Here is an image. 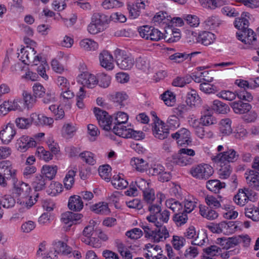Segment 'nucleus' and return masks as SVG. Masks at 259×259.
<instances>
[{
	"mask_svg": "<svg viewBox=\"0 0 259 259\" xmlns=\"http://www.w3.org/2000/svg\"><path fill=\"white\" fill-rule=\"evenodd\" d=\"M179 205H184L183 210L187 213L191 212L196 207V202L191 200L189 198L188 193L185 191H181L179 192Z\"/></svg>",
	"mask_w": 259,
	"mask_h": 259,
	"instance_id": "4468645a",
	"label": "nucleus"
},
{
	"mask_svg": "<svg viewBox=\"0 0 259 259\" xmlns=\"http://www.w3.org/2000/svg\"><path fill=\"white\" fill-rule=\"evenodd\" d=\"M96 224V222L92 220L90 221L89 224L84 227L82 232V236L80 238L82 242L83 240L92 237L94 232H96L97 229L95 228Z\"/></svg>",
	"mask_w": 259,
	"mask_h": 259,
	"instance_id": "72a5a7b5",
	"label": "nucleus"
},
{
	"mask_svg": "<svg viewBox=\"0 0 259 259\" xmlns=\"http://www.w3.org/2000/svg\"><path fill=\"white\" fill-rule=\"evenodd\" d=\"M162 196L161 194L158 202L148 206L150 214L146 219L151 224H143L141 226L144 230L145 237L156 242L163 241L169 237L168 231L163 224L168 222L169 212L167 210H161Z\"/></svg>",
	"mask_w": 259,
	"mask_h": 259,
	"instance_id": "f257e3e1",
	"label": "nucleus"
},
{
	"mask_svg": "<svg viewBox=\"0 0 259 259\" xmlns=\"http://www.w3.org/2000/svg\"><path fill=\"white\" fill-rule=\"evenodd\" d=\"M16 201L15 199L11 195H5L0 201V205L6 208L13 207Z\"/></svg>",
	"mask_w": 259,
	"mask_h": 259,
	"instance_id": "6e6d98bb",
	"label": "nucleus"
},
{
	"mask_svg": "<svg viewBox=\"0 0 259 259\" xmlns=\"http://www.w3.org/2000/svg\"><path fill=\"white\" fill-rule=\"evenodd\" d=\"M147 0H137L135 4H128L127 9L129 11L130 16L133 18H137L140 14L141 10L145 9V2Z\"/></svg>",
	"mask_w": 259,
	"mask_h": 259,
	"instance_id": "f3484780",
	"label": "nucleus"
},
{
	"mask_svg": "<svg viewBox=\"0 0 259 259\" xmlns=\"http://www.w3.org/2000/svg\"><path fill=\"white\" fill-rule=\"evenodd\" d=\"M83 217L81 213H76L70 211L66 212L62 214L61 219L65 224L71 226L73 224H76L78 221Z\"/></svg>",
	"mask_w": 259,
	"mask_h": 259,
	"instance_id": "4be33fe9",
	"label": "nucleus"
},
{
	"mask_svg": "<svg viewBox=\"0 0 259 259\" xmlns=\"http://www.w3.org/2000/svg\"><path fill=\"white\" fill-rule=\"evenodd\" d=\"M78 81L80 82L84 87L93 89L98 83L99 80L97 76L85 72L78 75Z\"/></svg>",
	"mask_w": 259,
	"mask_h": 259,
	"instance_id": "9b49d317",
	"label": "nucleus"
},
{
	"mask_svg": "<svg viewBox=\"0 0 259 259\" xmlns=\"http://www.w3.org/2000/svg\"><path fill=\"white\" fill-rule=\"evenodd\" d=\"M246 217L253 221H259V201L257 206H251L245 209Z\"/></svg>",
	"mask_w": 259,
	"mask_h": 259,
	"instance_id": "ea45409f",
	"label": "nucleus"
},
{
	"mask_svg": "<svg viewBox=\"0 0 259 259\" xmlns=\"http://www.w3.org/2000/svg\"><path fill=\"white\" fill-rule=\"evenodd\" d=\"M35 154L37 155L38 156L40 157L41 158H42L46 161L51 160L53 156V154L52 153H51L49 151L45 150L42 147H39L37 148L35 152Z\"/></svg>",
	"mask_w": 259,
	"mask_h": 259,
	"instance_id": "13d9d810",
	"label": "nucleus"
},
{
	"mask_svg": "<svg viewBox=\"0 0 259 259\" xmlns=\"http://www.w3.org/2000/svg\"><path fill=\"white\" fill-rule=\"evenodd\" d=\"M101 65L108 70H112L114 68L113 63V58L108 51H104L99 55Z\"/></svg>",
	"mask_w": 259,
	"mask_h": 259,
	"instance_id": "aec40b11",
	"label": "nucleus"
},
{
	"mask_svg": "<svg viewBox=\"0 0 259 259\" xmlns=\"http://www.w3.org/2000/svg\"><path fill=\"white\" fill-rule=\"evenodd\" d=\"M160 97L161 100L168 106H172L176 102V96L169 91H165L160 95Z\"/></svg>",
	"mask_w": 259,
	"mask_h": 259,
	"instance_id": "c03bdc74",
	"label": "nucleus"
},
{
	"mask_svg": "<svg viewBox=\"0 0 259 259\" xmlns=\"http://www.w3.org/2000/svg\"><path fill=\"white\" fill-rule=\"evenodd\" d=\"M136 66L139 69L145 70L148 67L149 62L145 56H140L136 60Z\"/></svg>",
	"mask_w": 259,
	"mask_h": 259,
	"instance_id": "e2e57ef3",
	"label": "nucleus"
},
{
	"mask_svg": "<svg viewBox=\"0 0 259 259\" xmlns=\"http://www.w3.org/2000/svg\"><path fill=\"white\" fill-rule=\"evenodd\" d=\"M230 106L235 113L240 114L248 112L252 107L249 103L243 102L241 100L231 103Z\"/></svg>",
	"mask_w": 259,
	"mask_h": 259,
	"instance_id": "412c9836",
	"label": "nucleus"
},
{
	"mask_svg": "<svg viewBox=\"0 0 259 259\" xmlns=\"http://www.w3.org/2000/svg\"><path fill=\"white\" fill-rule=\"evenodd\" d=\"M76 172V171L70 170L66 174L64 179V184L67 189L69 190L72 188L74 183V177L75 176Z\"/></svg>",
	"mask_w": 259,
	"mask_h": 259,
	"instance_id": "09e8293b",
	"label": "nucleus"
},
{
	"mask_svg": "<svg viewBox=\"0 0 259 259\" xmlns=\"http://www.w3.org/2000/svg\"><path fill=\"white\" fill-rule=\"evenodd\" d=\"M53 245L55 252L64 255H67L72 253V248L65 242L58 241L53 242Z\"/></svg>",
	"mask_w": 259,
	"mask_h": 259,
	"instance_id": "cd10ccee",
	"label": "nucleus"
},
{
	"mask_svg": "<svg viewBox=\"0 0 259 259\" xmlns=\"http://www.w3.org/2000/svg\"><path fill=\"white\" fill-rule=\"evenodd\" d=\"M128 120V115L123 112H118L114 116L113 119V123L115 124L112 128L113 132L116 135L119 136L120 132H122L121 130H124L127 127L124 126Z\"/></svg>",
	"mask_w": 259,
	"mask_h": 259,
	"instance_id": "1a4fd4ad",
	"label": "nucleus"
},
{
	"mask_svg": "<svg viewBox=\"0 0 259 259\" xmlns=\"http://www.w3.org/2000/svg\"><path fill=\"white\" fill-rule=\"evenodd\" d=\"M200 90L205 94H214L218 91V88L208 82H203L199 84Z\"/></svg>",
	"mask_w": 259,
	"mask_h": 259,
	"instance_id": "3c124183",
	"label": "nucleus"
},
{
	"mask_svg": "<svg viewBox=\"0 0 259 259\" xmlns=\"http://www.w3.org/2000/svg\"><path fill=\"white\" fill-rule=\"evenodd\" d=\"M123 5V2L118 0H104L102 3V6L105 9L120 8Z\"/></svg>",
	"mask_w": 259,
	"mask_h": 259,
	"instance_id": "5fc2aeb1",
	"label": "nucleus"
},
{
	"mask_svg": "<svg viewBox=\"0 0 259 259\" xmlns=\"http://www.w3.org/2000/svg\"><path fill=\"white\" fill-rule=\"evenodd\" d=\"M222 208L226 211V212L223 213V216L225 219L231 220L237 217L238 212L233 210L232 206L223 204Z\"/></svg>",
	"mask_w": 259,
	"mask_h": 259,
	"instance_id": "603ef678",
	"label": "nucleus"
},
{
	"mask_svg": "<svg viewBox=\"0 0 259 259\" xmlns=\"http://www.w3.org/2000/svg\"><path fill=\"white\" fill-rule=\"evenodd\" d=\"M48 181L44 176H36L32 183V186L35 191H39L46 188V185Z\"/></svg>",
	"mask_w": 259,
	"mask_h": 259,
	"instance_id": "c9c22d12",
	"label": "nucleus"
},
{
	"mask_svg": "<svg viewBox=\"0 0 259 259\" xmlns=\"http://www.w3.org/2000/svg\"><path fill=\"white\" fill-rule=\"evenodd\" d=\"M205 201L206 203L210 207L217 208L219 207H223V202L222 200L219 201L217 198L211 195H207L205 198Z\"/></svg>",
	"mask_w": 259,
	"mask_h": 259,
	"instance_id": "8fccbe9b",
	"label": "nucleus"
},
{
	"mask_svg": "<svg viewBox=\"0 0 259 259\" xmlns=\"http://www.w3.org/2000/svg\"><path fill=\"white\" fill-rule=\"evenodd\" d=\"M132 165L140 172H144L148 168V163L142 158L134 157L131 161Z\"/></svg>",
	"mask_w": 259,
	"mask_h": 259,
	"instance_id": "473e14b6",
	"label": "nucleus"
},
{
	"mask_svg": "<svg viewBox=\"0 0 259 259\" xmlns=\"http://www.w3.org/2000/svg\"><path fill=\"white\" fill-rule=\"evenodd\" d=\"M115 55L117 65L120 69L129 70L133 67L134 59L128 56L123 51L116 50Z\"/></svg>",
	"mask_w": 259,
	"mask_h": 259,
	"instance_id": "6e6552de",
	"label": "nucleus"
},
{
	"mask_svg": "<svg viewBox=\"0 0 259 259\" xmlns=\"http://www.w3.org/2000/svg\"><path fill=\"white\" fill-rule=\"evenodd\" d=\"M94 112L98 121L99 125L105 131L111 130L113 118L106 111L98 107L94 109Z\"/></svg>",
	"mask_w": 259,
	"mask_h": 259,
	"instance_id": "0eeeda50",
	"label": "nucleus"
},
{
	"mask_svg": "<svg viewBox=\"0 0 259 259\" xmlns=\"http://www.w3.org/2000/svg\"><path fill=\"white\" fill-rule=\"evenodd\" d=\"M184 90H179V92L182 95V99L185 100V104L181 105V109H179V115H181L183 113H185L189 109L190 107L195 105L196 99L198 95L195 90H190L188 86L185 88Z\"/></svg>",
	"mask_w": 259,
	"mask_h": 259,
	"instance_id": "7ed1b4c3",
	"label": "nucleus"
},
{
	"mask_svg": "<svg viewBox=\"0 0 259 259\" xmlns=\"http://www.w3.org/2000/svg\"><path fill=\"white\" fill-rule=\"evenodd\" d=\"M97 78L99 80L98 83L100 87L106 88L109 85L111 80L110 76L103 73H98Z\"/></svg>",
	"mask_w": 259,
	"mask_h": 259,
	"instance_id": "4d7b16f0",
	"label": "nucleus"
},
{
	"mask_svg": "<svg viewBox=\"0 0 259 259\" xmlns=\"http://www.w3.org/2000/svg\"><path fill=\"white\" fill-rule=\"evenodd\" d=\"M212 108L214 110L221 114H226L229 110V107L227 104L218 100L213 101Z\"/></svg>",
	"mask_w": 259,
	"mask_h": 259,
	"instance_id": "a18cd8bd",
	"label": "nucleus"
},
{
	"mask_svg": "<svg viewBox=\"0 0 259 259\" xmlns=\"http://www.w3.org/2000/svg\"><path fill=\"white\" fill-rule=\"evenodd\" d=\"M92 210L97 214H108L110 212L108 204L106 202H99L92 206Z\"/></svg>",
	"mask_w": 259,
	"mask_h": 259,
	"instance_id": "a19ab883",
	"label": "nucleus"
},
{
	"mask_svg": "<svg viewBox=\"0 0 259 259\" xmlns=\"http://www.w3.org/2000/svg\"><path fill=\"white\" fill-rule=\"evenodd\" d=\"M33 121L32 119V116L30 118H26L24 117H18L15 120V123L18 127L21 129L27 128Z\"/></svg>",
	"mask_w": 259,
	"mask_h": 259,
	"instance_id": "864d4df0",
	"label": "nucleus"
},
{
	"mask_svg": "<svg viewBox=\"0 0 259 259\" xmlns=\"http://www.w3.org/2000/svg\"><path fill=\"white\" fill-rule=\"evenodd\" d=\"M249 191L247 189H239L233 198L234 201L238 205L244 206L249 199Z\"/></svg>",
	"mask_w": 259,
	"mask_h": 259,
	"instance_id": "b1692460",
	"label": "nucleus"
},
{
	"mask_svg": "<svg viewBox=\"0 0 259 259\" xmlns=\"http://www.w3.org/2000/svg\"><path fill=\"white\" fill-rule=\"evenodd\" d=\"M32 119L37 125H51L54 122V119L51 117H48L42 114H32Z\"/></svg>",
	"mask_w": 259,
	"mask_h": 259,
	"instance_id": "c756f323",
	"label": "nucleus"
},
{
	"mask_svg": "<svg viewBox=\"0 0 259 259\" xmlns=\"http://www.w3.org/2000/svg\"><path fill=\"white\" fill-rule=\"evenodd\" d=\"M16 145L18 149L23 152L29 148L35 147L36 143L33 138L27 136H22L17 140Z\"/></svg>",
	"mask_w": 259,
	"mask_h": 259,
	"instance_id": "dca6fc26",
	"label": "nucleus"
},
{
	"mask_svg": "<svg viewBox=\"0 0 259 259\" xmlns=\"http://www.w3.org/2000/svg\"><path fill=\"white\" fill-rule=\"evenodd\" d=\"M215 35L209 31L201 32L197 37V41L204 46H208L213 42L215 40Z\"/></svg>",
	"mask_w": 259,
	"mask_h": 259,
	"instance_id": "a878e982",
	"label": "nucleus"
},
{
	"mask_svg": "<svg viewBox=\"0 0 259 259\" xmlns=\"http://www.w3.org/2000/svg\"><path fill=\"white\" fill-rule=\"evenodd\" d=\"M225 187V183H221L218 180H210L206 183V188L210 191L218 193L220 189Z\"/></svg>",
	"mask_w": 259,
	"mask_h": 259,
	"instance_id": "58836bf2",
	"label": "nucleus"
},
{
	"mask_svg": "<svg viewBox=\"0 0 259 259\" xmlns=\"http://www.w3.org/2000/svg\"><path fill=\"white\" fill-rule=\"evenodd\" d=\"M57 171V166L44 165L41 170L42 176H44L48 181H50L55 177Z\"/></svg>",
	"mask_w": 259,
	"mask_h": 259,
	"instance_id": "e433bc0d",
	"label": "nucleus"
},
{
	"mask_svg": "<svg viewBox=\"0 0 259 259\" xmlns=\"http://www.w3.org/2000/svg\"><path fill=\"white\" fill-rule=\"evenodd\" d=\"M199 213L202 217L209 220H213L218 217V213L205 206L200 205Z\"/></svg>",
	"mask_w": 259,
	"mask_h": 259,
	"instance_id": "7c9ffc66",
	"label": "nucleus"
},
{
	"mask_svg": "<svg viewBox=\"0 0 259 259\" xmlns=\"http://www.w3.org/2000/svg\"><path fill=\"white\" fill-rule=\"evenodd\" d=\"M172 110L174 114L169 116L167 122L169 124L170 127L177 128L178 127V117L177 116L178 115V108H175Z\"/></svg>",
	"mask_w": 259,
	"mask_h": 259,
	"instance_id": "680f3d73",
	"label": "nucleus"
},
{
	"mask_svg": "<svg viewBox=\"0 0 259 259\" xmlns=\"http://www.w3.org/2000/svg\"><path fill=\"white\" fill-rule=\"evenodd\" d=\"M111 167L108 165L100 166L98 171L100 177L106 181H109L111 179Z\"/></svg>",
	"mask_w": 259,
	"mask_h": 259,
	"instance_id": "49530a36",
	"label": "nucleus"
},
{
	"mask_svg": "<svg viewBox=\"0 0 259 259\" xmlns=\"http://www.w3.org/2000/svg\"><path fill=\"white\" fill-rule=\"evenodd\" d=\"M152 130L155 138L160 140L166 138L169 134V130L166 127L163 121L152 124Z\"/></svg>",
	"mask_w": 259,
	"mask_h": 259,
	"instance_id": "2eb2a0df",
	"label": "nucleus"
},
{
	"mask_svg": "<svg viewBox=\"0 0 259 259\" xmlns=\"http://www.w3.org/2000/svg\"><path fill=\"white\" fill-rule=\"evenodd\" d=\"M121 131L122 132H120L118 136L124 138H133L136 140H140L145 138V134L142 131H135L130 128H126Z\"/></svg>",
	"mask_w": 259,
	"mask_h": 259,
	"instance_id": "5701e85b",
	"label": "nucleus"
},
{
	"mask_svg": "<svg viewBox=\"0 0 259 259\" xmlns=\"http://www.w3.org/2000/svg\"><path fill=\"white\" fill-rule=\"evenodd\" d=\"M244 177L249 187L259 191V172L254 170H247L244 174Z\"/></svg>",
	"mask_w": 259,
	"mask_h": 259,
	"instance_id": "ddd939ff",
	"label": "nucleus"
},
{
	"mask_svg": "<svg viewBox=\"0 0 259 259\" xmlns=\"http://www.w3.org/2000/svg\"><path fill=\"white\" fill-rule=\"evenodd\" d=\"M147 250V253L144 254L146 259H157L159 256H162L161 248L159 246L151 243L147 244L145 248Z\"/></svg>",
	"mask_w": 259,
	"mask_h": 259,
	"instance_id": "a211bd4d",
	"label": "nucleus"
},
{
	"mask_svg": "<svg viewBox=\"0 0 259 259\" xmlns=\"http://www.w3.org/2000/svg\"><path fill=\"white\" fill-rule=\"evenodd\" d=\"M213 173V168L208 164H199L192 167L190 169L191 175L199 180H207Z\"/></svg>",
	"mask_w": 259,
	"mask_h": 259,
	"instance_id": "423d86ee",
	"label": "nucleus"
},
{
	"mask_svg": "<svg viewBox=\"0 0 259 259\" xmlns=\"http://www.w3.org/2000/svg\"><path fill=\"white\" fill-rule=\"evenodd\" d=\"M237 38L245 44H248L254 49H259V41L252 30L246 28L236 32Z\"/></svg>",
	"mask_w": 259,
	"mask_h": 259,
	"instance_id": "39448f33",
	"label": "nucleus"
},
{
	"mask_svg": "<svg viewBox=\"0 0 259 259\" xmlns=\"http://www.w3.org/2000/svg\"><path fill=\"white\" fill-rule=\"evenodd\" d=\"M217 96L225 100L233 101L237 97V94L236 92L234 93L230 91L224 90L218 93Z\"/></svg>",
	"mask_w": 259,
	"mask_h": 259,
	"instance_id": "bf43d9fd",
	"label": "nucleus"
},
{
	"mask_svg": "<svg viewBox=\"0 0 259 259\" xmlns=\"http://www.w3.org/2000/svg\"><path fill=\"white\" fill-rule=\"evenodd\" d=\"M200 120L203 126H209L217 123V119L212 115V111L208 110L204 112Z\"/></svg>",
	"mask_w": 259,
	"mask_h": 259,
	"instance_id": "2f4dec72",
	"label": "nucleus"
},
{
	"mask_svg": "<svg viewBox=\"0 0 259 259\" xmlns=\"http://www.w3.org/2000/svg\"><path fill=\"white\" fill-rule=\"evenodd\" d=\"M16 133L14 127L12 124H9L5 128L1 131L0 138L4 144H8L11 141Z\"/></svg>",
	"mask_w": 259,
	"mask_h": 259,
	"instance_id": "6ab92c4d",
	"label": "nucleus"
},
{
	"mask_svg": "<svg viewBox=\"0 0 259 259\" xmlns=\"http://www.w3.org/2000/svg\"><path fill=\"white\" fill-rule=\"evenodd\" d=\"M111 183L114 188L117 189H124L128 185L127 181L121 178L120 175L114 176L111 180Z\"/></svg>",
	"mask_w": 259,
	"mask_h": 259,
	"instance_id": "79ce46f5",
	"label": "nucleus"
},
{
	"mask_svg": "<svg viewBox=\"0 0 259 259\" xmlns=\"http://www.w3.org/2000/svg\"><path fill=\"white\" fill-rule=\"evenodd\" d=\"M127 97L128 96L125 93L119 92L116 93L111 97L112 101L117 103V105H119L120 107L124 106L123 102L126 100Z\"/></svg>",
	"mask_w": 259,
	"mask_h": 259,
	"instance_id": "052dcab7",
	"label": "nucleus"
},
{
	"mask_svg": "<svg viewBox=\"0 0 259 259\" xmlns=\"http://www.w3.org/2000/svg\"><path fill=\"white\" fill-rule=\"evenodd\" d=\"M93 154L90 152H84L79 154L80 157L87 163L90 165H94L96 160L94 158Z\"/></svg>",
	"mask_w": 259,
	"mask_h": 259,
	"instance_id": "774afa93",
	"label": "nucleus"
},
{
	"mask_svg": "<svg viewBox=\"0 0 259 259\" xmlns=\"http://www.w3.org/2000/svg\"><path fill=\"white\" fill-rule=\"evenodd\" d=\"M68 206L69 209L71 210L74 211H80L83 206V203L81 199V196L78 195L70 196L69 198Z\"/></svg>",
	"mask_w": 259,
	"mask_h": 259,
	"instance_id": "393cba45",
	"label": "nucleus"
},
{
	"mask_svg": "<svg viewBox=\"0 0 259 259\" xmlns=\"http://www.w3.org/2000/svg\"><path fill=\"white\" fill-rule=\"evenodd\" d=\"M178 21V17L171 18L170 16L168 15L166 12L160 11L153 18L154 23L157 24H166L168 26L172 27L177 26V21Z\"/></svg>",
	"mask_w": 259,
	"mask_h": 259,
	"instance_id": "9d476101",
	"label": "nucleus"
},
{
	"mask_svg": "<svg viewBox=\"0 0 259 259\" xmlns=\"http://www.w3.org/2000/svg\"><path fill=\"white\" fill-rule=\"evenodd\" d=\"M56 82L60 89L61 90L63 91L66 89H69L70 86L69 82L64 77L61 76H58L56 79Z\"/></svg>",
	"mask_w": 259,
	"mask_h": 259,
	"instance_id": "0e129e2a",
	"label": "nucleus"
},
{
	"mask_svg": "<svg viewBox=\"0 0 259 259\" xmlns=\"http://www.w3.org/2000/svg\"><path fill=\"white\" fill-rule=\"evenodd\" d=\"M239 154L233 149H227L225 151L211 156V160L214 163H228L236 161L239 158Z\"/></svg>",
	"mask_w": 259,
	"mask_h": 259,
	"instance_id": "20e7f679",
	"label": "nucleus"
},
{
	"mask_svg": "<svg viewBox=\"0 0 259 259\" xmlns=\"http://www.w3.org/2000/svg\"><path fill=\"white\" fill-rule=\"evenodd\" d=\"M205 24L209 29H213L219 26L220 21L218 17L211 16L208 17L205 21Z\"/></svg>",
	"mask_w": 259,
	"mask_h": 259,
	"instance_id": "69168bd1",
	"label": "nucleus"
},
{
	"mask_svg": "<svg viewBox=\"0 0 259 259\" xmlns=\"http://www.w3.org/2000/svg\"><path fill=\"white\" fill-rule=\"evenodd\" d=\"M33 91L35 98H42L46 92L45 88L39 83H35L33 86Z\"/></svg>",
	"mask_w": 259,
	"mask_h": 259,
	"instance_id": "338daca9",
	"label": "nucleus"
},
{
	"mask_svg": "<svg viewBox=\"0 0 259 259\" xmlns=\"http://www.w3.org/2000/svg\"><path fill=\"white\" fill-rule=\"evenodd\" d=\"M231 120L229 118L222 119L220 122V131L223 136H228L232 133Z\"/></svg>",
	"mask_w": 259,
	"mask_h": 259,
	"instance_id": "37998d69",
	"label": "nucleus"
},
{
	"mask_svg": "<svg viewBox=\"0 0 259 259\" xmlns=\"http://www.w3.org/2000/svg\"><path fill=\"white\" fill-rule=\"evenodd\" d=\"M80 47L85 51L95 50L98 48V44L90 39H84L80 42Z\"/></svg>",
	"mask_w": 259,
	"mask_h": 259,
	"instance_id": "de8ad7c7",
	"label": "nucleus"
},
{
	"mask_svg": "<svg viewBox=\"0 0 259 259\" xmlns=\"http://www.w3.org/2000/svg\"><path fill=\"white\" fill-rule=\"evenodd\" d=\"M20 52L22 54L21 59L25 64H27L28 62H30V58H32L36 53L34 48L28 46L22 48Z\"/></svg>",
	"mask_w": 259,
	"mask_h": 259,
	"instance_id": "f704fd0d",
	"label": "nucleus"
},
{
	"mask_svg": "<svg viewBox=\"0 0 259 259\" xmlns=\"http://www.w3.org/2000/svg\"><path fill=\"white\" fill-rule=\"evenodd\" d=\"M192 142L190 132L185 128H181L179 131V145L186 147L191 145Z\"/></svg>",
	"mask_w": 259,
	"mask_h": 259,
	"instance_id": "bb28decb",
	"label": "nucleus"
},
{
	"mask_svg": "<svg viewBox=\"0 0 259 259\" xmlns=\"http://www.w3.org/2000/svg\"><path fill=\"white\" fill-rule=\"evenodd\" d=\"M218 165L220 166V169L218 171V175L220 178L222 179H226L229 177L231 172L232 168L230 164L227 163H216Z\"/></svg>",
	"mask_w": 259,
	"mask_h": 259,
	"instance_id": "4c0bfd02",
	"label": "nucleus"
},
{
	"mask_svg": "<svg viewBox=\"0 0 259 259\" xmlns=\"http://www.w3.org/2000/svg\"><path fill=\"white\" fill-rule=\"evenodd\" d=\"M249 14L248 12H243L240 18H236L234 22L235 27L238 29V31L247 28L249 25L248 20Z\"/></svg>",
	"mask_w": 259,
	"mask_h": 259,
	"instance_id": "c85d7f7f",
	"label": "nucleus"
},
{
	"mask_svg": "<svg viewBox=\"0 0 259 259\" xmlns=\"http://www.w3.org/2000/svg\"><path fill=\"white\" fill-rule=\"evenodd\" d=\"M30 191L31 188L27 184L21 182L14 186L12 189V193L16 197H18V199L22 200L29 197Z\"/></svg>",
	"mask_w": 259,
	"mask_h": 259,
	"instance_id": "f8f14e48",
	"label": "nucleus"
},
{
	"mask_svg": "<svg viewBox=\"0 0 259 259\" xmlns=\"http://www.w3.org/2000/svg\"><path fill=\"white\" fill-rule=\"evenodd\" d=\"M109 17L101 13H95L92 16L91 21L88 26V32L96 34L103 31L106 25L110 22Z\"/></svg>",
	"mask_w": 259,
	"mask_h": 259,
	"instance_id": "f03ea898",
	"label": "nucleus"
}]
</instances>
